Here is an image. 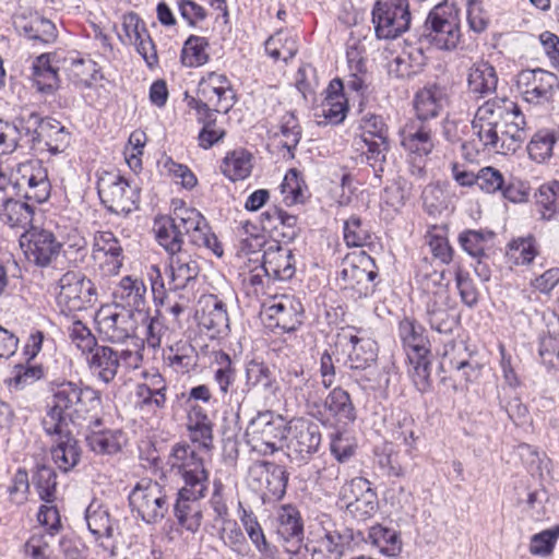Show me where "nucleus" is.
Returning a JSON list of instances; mask_svg holds the SVG:
<instances>
[{
    "instance_id": "28",
    "label": "nucleus",
    "mask_w": 559,
    "mask_h": 559,
    "mask_svg": "<svg viewBox=\"0 0 559 559\" xmlns=\"http://www.w3.org/2000/svg\"><path fill=\"white\" fill-rule=\"evenodd\" d=\"M397 332L407 356L430 354V341L426 329L416 319L404 317L399 322Z\"/></svg>"
},
{
    "instance_id": "11",
    "label": "nucleus",
    "mask_w": 559,
    "mask_h": 559,
    "mask_svg": "<svg viewBox=\"0 0 559 559\" xmlns=\"http://www.w3.org/2000/svg\"><path fill=\"white\" fill-rule=\"evenodd\" d=\"M340 501L345 508L346 515L357 522H366L379 510V499L371 484L364 477H355L340 490Z\"/></svg>"
},
{
    "instance_id": "43",
    "label": "nucleus",
    "mask_w": 559,
    "mask_h": 559,
    "mask_svg": "<svg viewBox=\"0 0 559 559\" xmlns=\"http://www.w3.org/2000/svg\"><path fill=\"white\" fill-rule=\"evenodd\" d=\"M557 86H559L558 76L550 71L543 70L534 86L528 91H523V99L535 105L549 103Z\"/></svg>"
},
{
    "instance_id": "47",
    "label": "nucleus",
    "mask_w": 559,
    "mask_h": 559,
    "mask_svg": "<svg viewBox=\"0 0 559 559\" xmlns=\"http://www.w3.org/2000/svg\"><path fill=\"white\" fill-rule=\"evenodd\" d=\"M93 240L92 257L97 259V254L103 252L111 259L112 267L119 269L122 264V247L115 235L111 231H98Z\"/></svg>"
},
{
    "instance_id": "14",
    "label": "nucleus",
    "mask_w": 559,
    "mask_h": 559,
    "mask_svg": "<svg viewBox=\"0 0 559 559\" xmlns=\"http://www.w3.org/2000/svg\"><path fill=\"white\" fill-rule=\"evenodd\" d=\"M250 442L254 448L265 454H273L278 450L277 442L287 438V426L282 416H275L273 412H260L253 417L246 430Z\"/></svg>"
},
{
    "instance_id": "52",
    "label": "nucleus",
    "mask_w": 559,
    "mask_h": 559,
    "mask_svg": "<svg viewBox=\"0 0 559 559\" xmlns=\"http://www.w3.org/2000/svg\"><path fill=\"white\" fill-rule=\"evenodd\" d=\"M69 400L66 395L57 394L55 405L50 408L44 425L48 435L62 436L68 433V421L63 412L68 409Z\"/></svg>"
},
{
    "instance_id": "62",
    "label": "nucleus",
    "mask_w": 559,
    "mask_h": 559,
    "mask_svg": "<svg viewBox=\"0 0 559 559\" xmlns=\"http://www.w3.org/2000/svg\"><path fill=\"white\" fill-rule=\"evenodd\" d=\"M281 133L285 138L283 147L294 157V151L301 139V127L294 112H286L282 117Z\"/></svg>"
},
{
    "instance_id": "33",
    "label": "nucleus",
    "mask_w": 559,
    "mask_h": 559,
    "mask_svg": "<svg viewBox=\"0 0 559 559\" xmlns=\"http://www.w3.org/2000/svg\"><path fill=\"white\" fill-rule=\"evenodd\" d=\"M153 230L157 243L169 257L185 251L182 249L183 236L170 215L156 217Z\"/></svg>"
},
{
    "instance_id": "5",
    "label": "nucleus",
    "mask_w": 559,
    "mask_h": 559,
    "mask_svg": "<svg viewBox=\"0 0 559 559\" xmlns=\"http://www.w3.org/2000/svg\"><path fill=\"white\" fill-rule=\"evenodd\" d=\"M87 368L105 383L112 381L117 374L116 350L99 345L91 330L81 320L72 317V362Z\"/></svg>"
},
{
    "instance_id": "18",
    "label": "nucleus",
    "mask_w": 559,
    "mask_h": 559,
    "mask_svg": "<svg viewBox=\"0 0 559 559\" xmlns=\"http://www.w3.org/2000/svg\"><path fill=\"white\" fill-rule=\"evenodd\" d=\"M301 301L292 295H281L264 305L265 317L284 332H295L304 322Z\"/></svg>"
},
{
    "instance_id": "41",
    "label": "nucleus",
    "mask_w": 559,
    "mask_h": 559,
    "mask_svg": "<svg viewBox=\"0 0 559 559\" xmlns=\"http://www.w3.org/2000/svg\"><path fill=\"white\" fill-rule=\"evenodd\" d=\"M96 300L97 293L93 282L81 273H72V311L87 310Z\"/></svg>"
},
{
    "instance_id": "32",
    "label": "nucleus",
    "mask_w": 559,
    "mask_h": 559,
    "mask_svg": "<svg viewBox=\"0 0 559 559\" xmlns=\"http://www.w3.org/2000/svg\"><path fill=\"white\" fill-rule=\"evenodd\" d=\"M323 535L328 547L331 548L329 552L334 555V558L341 559L346 549H349L360 542L365 540V536L360 531L355 532L353 528L343 525L336 526L329 523V526L322 527Z\"/></svg>"
},
{
    "instance_id": "31",
    "label": "nucleus",
    "mask_w": 559,
    "mask_h": 559,
    "mask_svg": "<svg viewBox=\"0 0 559 559\" xmlns=\"http://www.w3.org/2000/svg\"><path fill=\"white\" fill-rule=\"evenodd\" d=\"M102 324L109 340L120 343L130 337L136 330L138 313L121 307L120 311H112L102 318Z\"/></svg>"
},
{
    "instance_id": "22",
    "label": "nucleus",
    "mask_w": 559,
    "mask_h": 559,
    "mask_svg": "<svg viewBox=\"0 0 559 559\" xmlns=\"http://www.w3.org/2000/svg\"><path fill=\"white\" fill-rule=\"evenodd\" d=\"M261 270L269 278L288 281L296 272L295 255L289 248L281 246L277 240H272L263 250Z\"/></svg>"
},
{
    "instance_id": "10",
    "label": "nucleus",
    "mask_w": 559,
    "mask_h": 559,
    "mask_svg": "<svg viewBox=\"0 0 559 559\" xmlns=\"http://www.w3.org/2000/svg\"><path fill=\"white\" fill-rule=\"evenodd\" d=\"M412 15L408 0H377L372 23L379 39H394L409 31Z\"/></svg>"
},
{
    "instance_id": "27",
    "label": "nucleus",
    "mask_w": 559,
    "mask_h": 559,
    "mask_svg": "<svg viewBox=\"0 0 559 559\" xmlns=\"http://www.w3.org/2000/svg\"><path fill=\"white\" fill-rule=\"evenodd\" d=\"M199 316V325L215 334H226L229 331V318L225 302L216 295L203 299Z\"/></svg>"
},
{
    "instance_id": "54",
    "label": "nucleus",
    "mask_w": 559,
    "mask_h": 559,
    "mask_svg": "<svg viewBox=\"0 0 559 559\" xmlns=\"http://www.w3.org/2000/svg\"><path fill=\"white\" fill-rule=\"evenodd\" d=\"M223 526L218 532L219 538L233 552L238 556L248 555L249 547L246 537L236 521H223Z\"/></svg>"
},
{
    "instance_id": "59",
    "label": "nucleus",
    "mask_w": 559,
    "mask_h": 559,
    "mask_svg": "<svg viewBox=\"0 0 559 559\" xmlns=\"http://www.w3.org/2000/svg\"><path fill=\"white\" fill-rule=\"evenodd\" d=\"M557 141L555 133L549 131H538L534 134L527 145L530 157L542 163L552 155V148Z\"/></svg>"
},
{
    "instance_id": "12",
    "label": "nucleus",
    "mask_w": 559,
    "mask_h": 559,
    "mask_svg": "<svg viewBox=\"0 0 559 559\" xmlns=\"http://www.w3.org/2000/svg\"><path fill=\"white\" fill-rule=\"evenodd\" d=\"M318 414L314 419L338 431H346L357 419L352 396L342 386H335L326 394Z\"/></svg>"
},
{
    "instance_id": "25",
    "label": "nucleus",
    "mask_w": 559,
    "mask_h": 559,
    "mask_svg": "<svg viewBox=\"0 0 559 559\" xmlns=\"http://www.w3.org/2000/svg\"><path fill=\"white\" fill-rule=\"evenodd\" d=\"M59 68L52 53L37 56L31 66L29 80L40 94H52L60 86Z\"/></svg>"
},
{
    "instance_id": "15",
    "label": "nucleus",
    "mask_w": 559,
    "mask_h": 559,
    "mask_svg": "<svg viewBox=\"0 0 559 559\" xmlns=\"http://www.w3.org/2000/svg\"><path fill=\"white\" fill-rule=\"evenodd\" d=\"M78 438L72 444V468L79 463L80 447L84 443L91 451L98 454H116L126 442L121 430H103L99 427L76 430Z\"/></svg>"
},
{
    "instance_id": "58",
    "label": "nucleus",
    "mask_w": 559,
    "mask_h": 559,
    "mask_svg": "<svg viewBox=\"0 0 559 559\" xmlns=\"http://www.w3.org/2000/svg\"><path fill=\"white\" fill-rule=\"evenodd\" d=\"M167 360L177 372L186 373L197 366L198 355L192 345L177 344L176 348L170 347Z\"/></svg>"
},
{
    "instance_id": "29",
    "label": "nucleus",
    "mask_w": 559,
    "mask_h": 559,
    "mask_svg": "<svg viewBox=\"0 0 559 559\" xmlns=\"http://www.w3.org/2000/svg\"><path fill=\"white\" fill-rule=\"evenodd\" d=\"M498 76L495 68L485 61L474 63L467 74V90L475 98L480 99L493 94L497 90Z\"/></svg>"
},
{
    "instance_id": "55",
    "label": "nucleus",
    "mask_w": 559,
    "mask_h": 559,
    "mask_svg": "<svg viewBox=\"0 0 559 559\" xmlns=\"http://www.w3.org/2000/svg\"><path fill=\"white\" fill-rule=\"evenodd\" d=\"M535 199L536 204L543 209L542 217L544 219L549 221L555 217L559 214V181L540 186L538 192L535 193Z\"/></svg>"
},
{
    "instance_id": "26",
    "label": "nucleus",
    "mask_w": 559,
    "mask_h": 559,
    "mask_svg": "<svg viewBox=\"0 0 559 559\" xmlns=\"http://www.w3.org/2000/svg\"><path fill=\"white\" fill-rule=\"evenodd\" d=\"M442 294L429 296L425 304V319L432 331L440 334H452L459 324V318L447 307Z\"/></svg>"
},
{
    "instance_id": "48",
    "label": "nucleus",
    "mask_w": 559,
    "mask_h": 559,
    "mask_svg": "<svg viewBox=\"0 0 559 559\" xmlns=\"http://www.w3.org/2000/svg\"><path fill=\"white\" fill-rule=\"evenodd\" d=\"M445 270H436L428 264L417 272V283L427 293V299L435 294H442L444 298H448L445 289L449 286V281L445 282Z\"/></svg>"
},
{
    "instance_id": "2",
    "label": "nucleus",
    "mask_w": 559,
    "mask_h": 559,
    "mask_svg": "<svg viewBox=\"0 0 559 559\" xmlns=\"http://www.w3.org/2000/svg\"><path fill=\"white\" fill-rule=\"evenodd\" d=\"M525 126V118L515 103L504 98L485 102L472 120L478 145L475 152L515 153L526 140Z\"/></svg>"
},
{
    "instance_id": "49",
    "label": "nucleus",
    "mask_w": 559,
    "mask_h": 559,
    "mask_svg": "<svg viewBox=\"0 0 559 559\" xmlns=\"http://www.w3.org/2000/svg\"><path fill=\"white\" fill-rule=\"evenodd\" d=\"M209 41L205 37L191 35L185 41L181 50V62L189 68H195L205 64L209 61L206 48Z\"/></svg>"
},
{
    "instance_id": "35",
    "label": "nucleus",
    "mask_w": 559,
    "mask_h": 559,
    "mask_svg": "<svg viewBox=\"0 0 559 559\" xmlns=\"http://www.w3.org/2000/svg\"><path fill=\"white\" fill-rule=\"evenodd\" d=\"M276 533L284 542L304 539V521L294 506L285 504L280 508L276 516Z\"/></svg>"
},
{
    "instance_id": "30",
    "label": "nucleus",
    "mask_w": 559,
    "mask_h": 559,
    "mask_svg": "<svg viewBox=\"0 0 559 559\" xmlns=\"http://www.w3.org/2000/svg\"><path fill=\"white\" fill-rule=\"evenodd\" d=\"M146 286L142 280L124 276L121 278L114 296L116 299V308L121 307L128 310H134L135 313H144L146 307Z\"/></svg>"
},
{
    "instance_id": "23",
    "label": "nucleus",
    "mask_w": 559,
    "mask_h": 559,
    "mask_svg": "<svg viewBox=\"0 0 559 559\" xmlns=\"http://www.w3.org/2000/svg\"><path fill=\"white\" fill-rule=\"evenodd\" d=\"M168 289L193 290L200 275L199 262L187 251L169 257Z\"/></svg>"
},
{
    "instance_id": "61",
    "label": "nucleus",
    "mask_w": 559,
    "mask_h": 559,
    "mask_svg": "<svg viewBox=\"0 0 559 559\" xmlns=\"http://www.w3.org/2000/svg\"><path fill=\"white\" fill-rule=\"evenodd\" d=\"M508 254L515 264H528L537 255L536 239L528 235L509 243Z\"/></svg>"
},
{
    "instance_id": "1",
    "label": "nucleus",
    "mask_w": 559,
    "mask_h": 559,
    "mask_svg": "<svg viewBox=\"0 0 559 559\" xmlns=\"http://www.w3.org/2000/svg\"><path fill=\"white\" fill-rule=\"evenodd\" d=\"M169 472L182 480L174 503L178 524L195 533L201 526L202 511L195 502L205 498L210 485V471L203 457L188 443H175L167 457Z\"/></svg>"
},
{
    "instance_id": "7",
    "label": "nucleus",
    "mask_w": 559,
    "mask_h": 559,
    "mask_svg": "<svg viewBox=\"0 0 559 559\" xmlns=\"http://www.w3.org/2000/svg\"><path fill=\"white\" fill-rule=\"evenodd\" d=\"M97 192L111 213L127 216L139 207L140 187L118 173H103L97 180Z\"/></svg>"
},
{
    "instance_id": "13",
    "label": "nucleus",
    "mask_w": 559,
    "mask_h": 559,
    "mask_svg": "<svg viewBox=\"0 0 559 559\" xmlns=\"http://www.w3.org/2000/svg\"><path fill=\"white\" fill-rule=\"evenodd\" d=\"M287 450L292 461L307 463L319 450L321 431L316 423L305 418H294L287 425Z\"/></svg>"
},
{
    "instance_id": "60",
    "label": "nucleus",
    "mask_w": 559,
    "mask_h": 559,
    "mask_svg": "<svg viewBox=\"0 0 559 559\" xmlns=\"http://www.w3.org/2000/svg\"><path fill=\"white\" fill-rule=\"evenodd\" d=\"M25 556L32 559H60L67 557V550L57 551L51 543L41 535H33L24 545Z\"/></svg>"
},
{
    "instance_id": "6",
    "label": "nucleus",
    "mask_w": 559,
    "mask_h": 559,
    "mask_svg": "<svg viewBox=\"0 0 559 559\" xmlns=\"http://www.w3.org/2000/svg\"><path fill=\"white\" fill-rule=\"evenodd\" d=\"M350 349L343 365L347 368L349 377L362 389H376L388 386L389 373L393 369L392 364L378 365V344L371 338L349 335Z\"/></svg>"
},
{
    "instance_id": "46",
    "label": "nucleus",
    "mask_w": 559,
    "mask_h": 559,
    "mask_svg": "<svg viewBox=\"0 0 559 559\" xmlns=\"http://www.w3.org/2000/svg\"><path fill=\"white\" fill-rule=\"evenodd\" d=\"M296 399L305 403L307 414L316 418L323 403L322 393L319 383L310 378H302L298 384L294 385Z\"/></svg>"
},
{
    "instance_id": "9",
    "label": "nucleus",
    "mask_w": 559,
    "mask_h": 559,
    "mask_svg": "<svg viewBox=\"0 0 559 559\" xmlns=\"http://www.w3.org/2000/svg\"><path fill=\"white\" fill-rule=\"evenodd\" d=\"M170 216L179 227L182 236L189 238L191 245L206 248L217 257L223 255V248L201 212L194 207L186 206L180 201V206L175 204Z\"/></svg>"
},
{
    "instance_id": "4",
    "label": "nucleus",
    "mask_w": 559,
    "mask_h": 559,
    "mask_svg": "<svg viewBox=\"0 0 559 559\" xmlns=\"http://www.w3.org/2000/svg\"><path fill=\"white\" fill-rule=\"evenodd\" d=\"M210 370L213 383L223 401L229 397V401L235 400L237 403H241L251 391L262 389L265 392H272L276 383L275 377L266 364L250 360L246 365L243 386L241 389L234 388L237 369L230 355L222 349L212 352Z\"/></svg>"
},
{
    "instance_id": "37",
    "label": "nucleus",
    "mask_w": 559,
    "mask_h": 559,
    "mask_svg": "<svg viewBox=\"0 0 559 559\" xmlns=\"http://www.w3.org/2000/svg\"><path fill=\"white\" fill-rule=\"evenodd\" d=\"M33 209L25 202L7 199L0 205V222L12 229H25L32 225Z\"/></svg>"
},
{
    "instance_id": "19",
    "label": "nucleus",
    "mask_w": 559,
    "mask_h": 559,
    "mask_svg": "<svg viewBox=\"0 0 559 559\" xmlns=\"http://www.w3.org/2000/svg\"><path fill=\"white\" fill-rule=\"evenodd\" d=\"M72 395L75 397V401L72 402V426L76 430L100 427V396L98 392L90 386H72Z\"/></svg>"
},
{
    "instance_id": "34",
    "label": "nucleus",
    "mask_w": 559,
    "mask_h": 559,
    "mask_svg": "<svg viewBox=\"0 0 559 559\" xmlns=\"http://www.w3.org/2000/svg\"><path fill=\"white\" fill-rule=\"evenodd\" d=\"M354 146L361 151V156L366 163L373 169L374 176L381 179L386 162V154L390 151L389 140H366L354 139Z\"/></svg>"
},
{
    "instance_id": "51",
    "label": "nucleus",
    "mask_w": 559,
    "mask_h": 559,
    "mask_svg": "<svg viewBox=\"0 0 559 559\" xmlns=\"http://www.w3.org/2000/svg\"><path fill=\"white\" fill-rule=\"evenodd\" d=\"M103 80L96 62L91 59H72V84L76 87H92Z\"/></svg>"
},
{
    "instance_id": "40",
    "label": "nucleus",
    "mask_w": 559,
    "mask_h": 559,
    "mask_svg": "<svg viewBox=\"0 0 559 559\" xmlns=\"http://www.w3.org/2000/svg\"><path fill=\"white\" fill-rule=\"evenodd\" d=\"M152 385L142 383L136 386L135 395L141 409H159L166 404L167 386L160 374L153 376Z\"/></svg>"
},
{
    "instance_id": "42",
    "label": "nucleus",
    "mask_w": 559,
    "mask_h": 559,
    "mask_svg": "<svg viewBox=\"0 0 559 559\" xmlns=\"http://www.w3.org/2000/svg\"><path fill=\"white\" fill-rule=\"evenodd\" d=\"M31 118L38 123L37 138L47 141L52 153L66 146V129L59 121L50 118L40 119L36 114H32Z\"/></svg>"
},
{
    "instance_id": "38",
    "label": "nucleus",
    "mask_w": 559,
    "mask_h": 559,
    "mask_svg": "<svg viewBox=\"0 0 559 559\" xmlns=\"http://www.w3.org/2000/svg\"><path fill=\"white\" fill-rule=\"evenodd\" d=\"M221 170L233 182L243 180L251 174L252 155L243 148L229 152L223 159Z\"/></svg>"
},
{
    "instance_id": "17",
    "label": "nucleus",
    "mask_w": 559,
    "mask_h": 559,
    "mask_svg": "<svg viewBox=\"0 0 559 559\" xmlns=\"http://www.w3.org/2000/svg\"><path fill=\"white\" fill-rule=\"evenodd\" d=\"M15 179L21 182V191L27 200L43 203L50 197V182L47 170L37 159L19 164Z\"/></svg>"
},
{
    "instance_id": "45",
    "label": "nucleus",
    "mask_w": 559,
    "mask_h": 559,
    "mask_svg": "<svg viewBox=\"0 0 559 559\" xmlns=\"http://www.w3.org/2000/svg\"><path fill=\"white\" fill-rule=\"evenodd\" d=\"M495 237V233L487 229H466L459 235V242L462 249L472 258L486 257V248Z\"/></svg>"
},
{
    "instance_id": "39",
    "label": "nucleus",
    "mask_w": 559,
    "mask_h": 559,
    "mask_svg": "<svg viewBox=\"0 0 559 559\" xmlns=\"http://www.w3.org/2000/svg\"><path fill=\"white\" fill-rule=\"evenodd\" d=\"M259 468L260 475L265 478L266 491L264 496L273 500L282 499L288 483V474L285 467L272 462H263Z\"/></svg>"
},
{
    "instance_id": "50",
    "label": "nucleus",
    "mask_w": 559,
    "mask_h": 559,
    "mask_svg": "<svg viewBox=\"0 0 559 559\" xmlns=\"http://www.w3.org/2000/svg\"><path fill=\"white\" fill-rule=\"evenodd\" d=\"M265 51L274 60L288 62L296 56L298 47L293 37L278 32L265 41Z\"/></svg>"
},
{
    "instance_id": "63",
    "label": "nucleus",
    "mask_w": 559,
    "mask_h": 559,
    "mask_svg": "<svg viewBox=\"0 0 559 559\" xmlns=\"http://www.w3.org/2000/svg\"><path fill=\"white\" fill-rule=\"evenodd\" d=\"M344 240L348 247H362L369 242L370 233L362 225L360 217L352 215L345 221Z\"/></svg>"
},
{
    "instance_id": "36",
    "label": "nucleus",
    "mask_w": 559,
    "mask_h": 559,
    "mask_svg": "<svg viewBox=\"0 0 559 559\" xmlns=\"http://www.w3.org/2000/svg\"><path fill=\"white\" fill-rule=\"evenodd\" d=\"M90 532L98 538H112L117 523L111 519L108 508L93 500L85 509L84 514Z\"/></svg>"
},
{
    "instance_id": "53",
    "label": "nucleus",
    "mask_w": 559,
    "mask_h": 559,
    "mask_svg": "<svg viewBox=\"0 0 559 559\" xmlns=\"http://www.w3.org/2000/svg\"><path fill=\"white\" fill-rule=\"evenodd\" d=\"M24 35L32 40H38L45 44L52 43L57 38V28L55 24L43 17L33 16L22 26Z\"/></svg>"
},
{
    "instance_id": "8",
    "label": "nucleus",
    "mask_w": 559,
    "mask_h": 559,
    "mask_svg": "<svg viewBox=\"0 0 559 559\" xmlns=\"http://www.w3.org/2000/svg\"><path fill=\"white\" fill-rule=\"evenodd\" d=\"M131 512L146 524L159 523L169 510V501L163 487L151 479H143L130 491Z\"/></svg>"
},
{
    "instance_id": "64",
    "label": "nucleus",
    "mask_w": 559,
    "mask_h": 559,
    "mask_svg": "<svg viewBox=\"0 0 559 559\" xmlns=\"http://www.w3.org/2000/svg\"><path fill=\"white\" fill-rule=\"evenodd\" d=\"M559 537V524L545 530L540 533L534 534L531 537L530 552L535 556L546 557L554 550L556 540Z\"/></svg>"
},
{
    "instance_id": "16",
    "label": "nucleus",
    "mask_w": 559,
    "mask_h": 559,
    "mask_svg": "<svg viewBox=\"0 0 559 559\" xmlns=\"http://www.w3.org/2000/svg\"><path fill=\"white\" fill-rule=\"evenodd\" d=\"M372 263V259L366 253L346 257L343 261L340 278L345 283V288L355 290L359 298L374 293L378 273L368 269Z\"/></svg>"
},
{
    "instance_id": "3",
    "label": "nucleus",
    "mask_w": 559,
    "mask_h": 559,
    "mask_svg": "<svg viewBox=\"0 0 559 559\" xmlns=\"http://www.w3.org/2000/svg\"><path fill=\"white\" fill-rule=\"evenodd\" d=\"M423 31H416L418 47L409 44L411 38L405 41L408 49H404L388 66V72L391 76L405 79L416 75L425 64L423 52V43L427 41L438 49H454L461 37L457 10L453 4L442 2L435 5L429 12Z\"/></svg>"
},
{
    "instance_id": "44",
    "label": "nucleus",
    "mask_w": 559,
    "mask_h": 559,
    "mask_svg": "<svg viewBox=\"0 0 559 559\" xmlns=\"http://www.w3.org/2000/svg\"><path fill=\"white\" fill-rule=\"evenodd\" d=\"M366 540L388 556L396 555L402 548L400 534L395 530L380 524L369 528Z\"/></svg>"
},
{
    "instance_id": "56",
    "label": "nucleus",
    "mask_w": 559,
    "mask_h": 559,
    "mask_svg": "<svg viewBox=\"0 0 559 559\" xmlns=\"http://www.w3.org/2000/svg\"><path fill=\"white\" fill-rule=\"evenodd\" d=\"M241 522L250 540L255 546L258 551L263 556L273 557L276 554V548L267 543L257 518L252 513H247L245 511L243 515L241 516Z\"/></svg>"
},
{
    "instance_id": "24",
    "label": "nucleus",
    "mask_w": 559,
    "mask_h": 559,
    "mask_svg": "<svg viewBox=\"0 0 559 559\" xmlns=\"http://www.w3.org/2000/svg\"><path fill=\"white\" fill-rule=\"evenodd\" d=\"M415 117L421 121L429 123H437V118L440 116L447 103L445 88L431 84L419 90L414 97Z\"/></svg>"
},
{
    "instance_id": "57",
    "label": "nucleus",
    "mask_w": 559,
    "mask_h": 559,
    "mask_svg": "<svg viewBox=\"0 0 559 559\" xmlns=\"http://www.w3.org/2000/svg\"><path fill=\"white\" fill-rule=\"evenodd\" d=\"M146 328V342L150 347H158L160 345L162 335L165 331V324L160 310L150 308L144 309V313L138 314V321Z\"/></svg>"
},
{
    "instance_id": "21",
    "label": "nucleus",
    "mask_w": 559,
    "mask_h": 559,
    "mask_svg": "<svg viewBox=\"0 0 559 559\" xmlns=\"http://www.w3.org/2000/svg\"><path fill=\"white\" fill-rule=\"evenodd\" d=\"M437 124L416 118L409 119L400 131L401 145L412 154L429 155L436 146Z\"/></svg>"
},
{
    "instance_id": "20",
    "label": "nucleus",
    "mask_w": 559,
    "mask_h": 559,
    "mask_svg": "<svg viewBox=\"0 0 559 559\" xmlns=\"http://www.w3.org/2000/svg\"><path fill=\"white\" fill-rule=\"evenodd\" d=\"M20 247L28 261L45 266L58 254L60 243L52 233L34 228L21 236Z\"/></svg>"
}]
</instances>
